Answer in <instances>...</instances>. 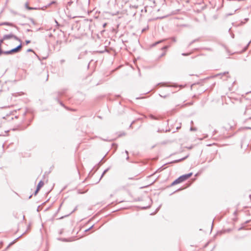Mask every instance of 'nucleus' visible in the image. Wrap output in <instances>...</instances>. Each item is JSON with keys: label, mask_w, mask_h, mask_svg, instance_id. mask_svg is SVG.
I'll return each mask as SVG.
<instances>
[{"label": "nucleus", "mask_w": 251, "mask_h": 251, "mask_svg": "<svg viewBox=\"0 0 251 251\" xmlns=\"http://www.w3.org/2000/svg\"><path fill=\"white\" fill-rule=\"evenodd\" d=\"M193 175L192 173H190L187 174H185L182 176H181L179 177H178L177 179H176L175 181H174L172 184V186H174L176 184L179 183L180 182H183V181L187 179L188 178H189L190 176H191Z\"/></svg>", "instance_id": "f257e3e1"}, {"label": "nucleus", "mask_w": 251, "mask_h": 251, "mask_svg": "<svg viewBox=\"0 0 251 251\" xmlns=\"http://www.w3.org/2000/svg\"><path fill=\"white\" fill-rule=\"evenodd\" d=\"M11 39H14L15 40L21 42V40L17 36L15 35L12 33H10V34H6L3 36V40H10Z\"/></svg>", "instance_id": "f03ea898"}, {"label": "nucleus", "mask_w": 251, "mask_h": 251, "mask_svg": "<svg viewBox=\"0 0 251 251\" xmlns=\"http://www.w3.org/2000/svg\"><path fill=\"white\" fill-rule=\"evenodd\" d=\"M22 47L21 43L19 45H18L17 47L8 51H5L4 52V54H12L15 52H17L20 51Z\"/></svg>", "instance_id": "7ed1b4c3"}, {"label": "nucleus", "mask_w": 251, "mask_h": 251, "mask_svg": "<svg viewBox=\"0 0 251 251\" xmlns=\"http://www.w3.org/2000/svg\"><path fill=\"white\" fill-rule=\"evenodd\" d=\"M44 182L42 180L40 181V182L38 183V184L37 185V188L36 190L34 192V195H36L38 193V191L40 190L41 187H42L44 185Z\"/></svg>", "instance_id": "20e7f679"}, {"label": "nucleus", "mask_w": 251, "mask_h": 251, "mask_svg": "<svg viewBox=\"0 0 251 251\" xmlns=\"http://www.w3.org/2000/svg\"><path fill=\"white\" fill-rule=\"evenodd\" d=\"M244 114L250 116L249 119H251V107L246 108Z\"/></svg>", "instance_id": "39448f33"}, {"label": "nucleus", "mask_w": 251, "mask_h": 251, "mask_svg": "<svg viewBox=\"0 0 251 251\" xmlns=\"http://www.w3.org/2000/svg\"><path fill=\"white\" fill-rule=\"evenodd\" d=\"M9 25V26L17 28V26L16 25H15L12 23H9V22H3V23L0 24V25Z\"/></svg>", "instance_id": "423d86ee"}, {"label": "nucleus", "mask_w": 251, "mask_h": 251, "mask_svg": "<svg viewBox=\"0 0 251 251\" xmlns=\"http://www.w3.org/2000/svg\"><path fill=\"white\" fill-rule=\"evenodd\" d=\"M228 74V72H224L223 73H220V74H217L215 76H226V77H228V75H227Z\"/></svg>", "instance_id": "0eeeda50"}, {"label": "nucleus", "mask_w": 251, "mask_h": 251, "mask_svg": "<svg viewBox=\"0 0 251 251\" xmlns=\"http://www.w3.org/2000/svg\"><path fill=\"white\" fill-rule=\"evenodd\" d=\"M25 7L28 9V10H33V9H36L37 8H34V7H29L28 5V3L26 2L25 3Z\"/></svg>", "instance_id": "6e6552de"}, {"label": "nucleus", "mask_w": 251, "mask_h": 251, "mask_svg": "<svg viewBox=\"0 0 251 251\" xmlns=\"http://www.w3.org/2000/svg\"><path fill=\"white\" fill-rule=\"evenodd\" d=\"M188 157V156H186L185 157H183V158H182L180 159H178V160H175L173 162H178L179 161H181L182 160H183L184 159H185L186 158H187Z\"/></svg>", "instance_id": "1a4fd4ad"}, {"label": "nucleus", "mask_w": 251, "mask_h": 251, "mask_svg": "<svg viewBox=\"0 0 251 251\" xmlns=\"http://www.w3.org/2000/svg\"><path fill=\"white\" fill-rule=\"evenodd\" d=\"M198 41V39H195L194 40H193L192 41H191L189 44L188 45V47H190L192 44H193L194 43H195V42Z\"/></svg>", "instance_id": "9d476101"}, {"label": "nucleus", "mask_w": 251, "mask_h": 251, "mask_svg": "<svg viewBox=\"0 0 251 251\" xmlns=\"http://www.w3.org/2000/svg\"><path fill=\"white\" fill-rule=\"evenodd\" d=\"M109 169V168H107L106 169V170H105L103 173L102 174L101 176V178L104 176V175L108 171V170Z\"/></svg>", "instance_id": "9b49d317"}, {"label": "nucleus", "mask_w": 251, "mask_h": 251, "mask_svg": "<svg viewBox=\"0 0 251 251\" xmlns=\"http://www.w3.org/2000/svg\"><path fill=\"white\" fill-rule=\"evenodd\" d=\"M73 2L71 0L70 1H68L67 3V7L70 6L71 5V4L73 3Z\"/></svg>", "instance_id": "f8f14e48"}, {"label": "nucleus", "mask_w": 251, "mask_h": 251, "mask_svg": "<svg viewBox=\"0 0 251 251\" xmlns=\"http://www.w3.org/2000/svg\"><path fill=\"white\" fill-rule=\"evenodd\" d=\"M150 117L153 120H157V118L152 115H150Z\"/></svg>", "instance_id": "ddd939ff"}, {"label": "nucleus", "mask_w": 251, "mask_h": 251, "mask_svg": "<svg viewBox=\"0 0 251 251\" xmlns=\"http://www.w3.org/2000/svg\"><path fill=\"white\" fill-rule=\"evenodd\" d=\"M125 153L127 155V156L126 157V160H128L129 159V156H128V152L127 151H125Z\"/></svg>", "instance_id": "4468645a"}, {"label": "nucleus", "mask_w": 251, "mask_h": 251, "mask_svg": "<svg viewBox=\"0 0 251 251\" xmlns=\"http://www.w3.org/2000/svg\"><path fill=\"white\" fill-rule=\"evenodd\" d=\"M163 41H164V40H160V41H158V42H157L153 44V46H155V45H156L157 44H159V43H160L162 42Z\"/></svg>", "instance_id": "2eb2a0df"}, {"label": "nucleus", "mask_w": 251, "mask_h": 251, "mask_svg": "<svg viewBox=\"0 0 251 251\" xmlns=\"http://www.w3.org/2000/svg\"><path fill=\"white\" fill-rule=\"evenodd\" d=\"M190 53H182V55L183 56H188L190 54Z\"/></svg>", "instance_id": "dca6fc26"}, {"label": "nucleus", "mask_w": 251, "mask_h": 251, "mask_svg": "<svg viewBox=\"0 0 251 251\" xmlns=\"http://www.w3.org/2000/svg\"><path fill=\"white\" fill-rule=\"evenodd\" d=\"M4 41V40H3V37L0 39V46H1V44L3 43Z\"/></svg>", "instance_id": "f3484780"}, {"label": "nucleus", "mask_w": 251, "mask_h": 251, "mask_svg": "<svg viewBox=\"0 0 251 251\" xmlns=\"http://www.w3.org/2000/svg\"><path fill=\"white\" fill-rule=\"evenodd\" d=\"M171 39H172V40L173 42H176V38H175V37H172V38H171Z\"/></svg>", "instance_id": "a211bd4d"}, {"label": "nucleus", "mask_w": 251, "mask_h": 251, "mask_svg": "<svg viewBox=\"0 0 251 251\" xmlns=\"http://www.w3.org/2000/svg\"><path fill=\"white\" fill-rule=\"evenodd\" d=\"M251 43V41L248 43V44H247V46H246V48H245V50H246V49L248 48V46H249V45H250V44Z\"/></svg>", "instance_id": "6ab92c4d"}, {"label": "nucleus", "mask_w": 251, "mask_h": 251, "mask_svg": "<svg viewBox=\"0 0 251 251\" xmlns=\"http://www.w3.org/2000/svg\"><path fill=\"white\" fill-rule=\"evenodd\" d=\"M55 2V1H52V2H51L50 3H48V6H49V5H50L52 4L53 3H54Z\"/></svg>", "instance_id": "aec40b11"}, {"label": "nucleus", "mask_w": 251, "mask_h": 251, "mask_svg": "<svg viewBox=\"0 0 251 251\" xmlns=\"http://www.w3.org/2000/svg\"><path fill=\"white\" fill-rule=\"evenodd\" d=\"M30 42V40H26V41H25V43H26V44H29Z\"/></svg>", "instance_id": "412c9836"}, {"label": "nucleus", "mask_w": 251, "mask_h": 251, "mask_svg": "<svg viewBox=\"0 0 251 251\" xmlns=\"http://www.w3.org/2000/svg\"><path fill=\"white\" fill-rule=\"evenodd\" d=\"M159 96L161 97H162L163 98H166L167 97V96L166 95H165V96H162L161 95H159Z\"/></svg>", "instance_id": "4be33fe9"}, {"label": "nucleus", "mask_w": 251, "mask_h": 251, "mask_svg": "<svg viewBox=\"0 0 251 251\" xmlns=\"http://www.w3.org/2000/svg\"><path fill=\"white\" fill-rule=\"evenodd\" d=\"M168 47L167 46H164L162 48V50H165V49H167Z\"/></svg>", "instance_id": "5701e85b"}, {"label": "nucleus", "mask_w": 251, "mask_h": 251, "mask_svg": "<svg viewBox=\"0 0 251 251\" xmlns=\"http://www.w3.org/2000/svg\"><path fill=\"white\" fill-rule=\"evenodd\" d=\"M77 208V206H76V207L75 208L74 210H73V211L71 213H72L74 212L76 210Z\"/></svg>", "instance_id": "b1692460"}, {"label": "nucleus", "mask_w": 251, "mask_h": 251, "mask_svg": "<svg viewBox=\"0 0 251 251\" xmlns=\"http://www.w3.org/2000/svg\"><path fill=\"white\" fill-rule=\"evenodd\" d=\"M27 51V52L33 51V50L32 49H28Z\"/></svg>", "instance_id": "393cba45"}, {"label": "nucleus", "mask_w": 251, "mask_h": 251, "mask_svg": "<svg viewBox=\"0 0 251 251\" xmlns=\"http://www.w3.org/2000/svg\"><path fill=\"white\" fill-rule=\"evenodd\" d=\"M190 130L191 131H193V130H195L196 129L194 128H193V127H191Z\"/></svg>", "instance_id": "a878e982"}, {"label": "nucleus", "mask_w": 251, "mask_h": 251, "mask_svg": "<svg viewBox=\"0 0 251 251\" xmlns=\"http://www.w3.org/2000/svg\"><path fill=\"white\" fill-rule=\"evenodd\" d=\"M104 157L101 159V160L99 162V164H100L103 159Z\"/></svg>", "instance_id": "bb28decb"}, {"label": "nucleus", "mask_w": 251, "mask_h": 251, "mask_svg": "<svg viewBox=\"0 0 251 251\" xmlns=\"http://www.w3.org/2000/svg\"><path fill=\"white\" fill-rule=\"evenodd\" d=\"M93 226H91L89 228H88V229L86 230V231H87V230H89L90 229H91V228L93 227Z\"/></svg>", "instance_id": "cd10ccee"}, {"label": "nucleus", "mask_w": 251, "mask_h": 251, "mask_svg": "<svg viewBox=\"0 0 251 251\" xmlns=\"http://www.w3.org/2000/svg\"><path fill=\"white\" fill-rule=\"evenodd\" d=\"M146 30V28H144V29H142V32H144V31H145Z\"/></svg>", "instance_id": "c85d7f7f"}, {"label": "nucleus", "mask_w": 251, "mask_h": 251, "mask_svg": "<svg viewBox=\"0 0 251 251\" xmlns=\"http://www.w3.org/2000/svg\"><path fill=\"white\" fill-rule=\"evenodd\" d=\"M60 104L63 106H64V105L63 104V103L61 102H60Z\"/></svg>", "instance_id": "c756f323"}, {"label": "nucleus", "mask_w": 251, "mask_h": 251, "mask_svg": "<svg viewBox=\"0 0 251 251\" xmlns=\"http://www.w3.org/2000/svg\"><path fill=\"white\" fill-rule=\"evenodd\" d=\"M148 207V206H147V207H143V209H146V208H147Z\"/></svg>", "instance_id": "7c9ffc66"}, {"label": "nucleus", "mask_w": 251, "mask_h": 251, "mask_svg": "<svg viewBox=\"0 0 251 251\" xmlns=\"http://www.w3.org/2000/svg\"><path fill=\"white\" fill-rule=\"evenodd\" d=\"M213 132H214V134H214L216 132V130H215L213 131Z\"/></svg>", "instance_id": "2f4dec72"}, {"label": "nucleus", "mask_w": 251, "mask_h": 251, "mask_svg": "<svg viewBox=\"0 0 251 251\" xmlns=\"http://www.w3.org/2000/svg\"><path fill=\"white\" fill-rule=\"evenodd\" d=\"M246 128H248V129H251V127H246Z\"/></svg>", "instance_id": "473e14b6"}, {"label": "nucleus", "mask_w": 251, "mask_h": 251, "mask_svg": "<svg viewBox=\"0 0 251 251\" xmlns=\"http://www.w3.org/2000/svg\"><path fill=\"white\" fill-rule=\"evenodd\" d=\"M105 25H106V24H104L103 25V26H105Z\"/></svg>", "instance_id": "72a5a7b5"}, {"label": "nucleus", "mask_w": 251, "mask_h": 251, "mask_svg": "<svg viewBox=\"0 0 251 251\" xmlns=\"http://www.w3.org/2000/svg\"><path fill=\"white\" fill-rule=\"evenodd\" d=\"M31 197V196H30L29 197V199H30Z\"/></svg>", "instance_id": "f704fd0d"}, {"label": "nucleus", "mask_w": 251, "mask_h": 251, "mask_svg": "<svg viewBox=\"0 0 251 251\" xmlns=\"http://www.w3.org/2000/svg\"><path fill=\"white\" fill-rule=\"evenodd\" d=\"M250 197H251V195H250Z\"/></svg>", "instance_id": "c9c22d12"}]
</instances>
